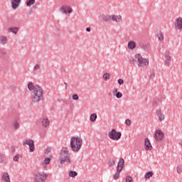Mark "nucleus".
<instances>
[{
  "mask_svg": "<svg viewBox=\"0 0 182 182\" xmlns=\"http://www.w3.org/2000/svg\"><path fill=\"white\" fill-rule=\"evenodd\" d=\"M28 89L30 92H32L33 94L31 96V103L36 104L39 103L42 99H43V90L39 85H35L33 82H29L28 84Z\"/></svg>",
  "mask_w": 182,
  "mask_h": 182,
  "instance_id": "obj_1",
  "label": "nucleus"
},
{
  "mask_svg": "<svg viewBox=\"0 0 182 182\" xmlns=\"http://www.w3.org/2000/svg\"><path fill=\"white\" fill-rule=\"evenodd\" d=\"M59 161L60 164H68V166L72 164V159H70V153L68 148L63 147L60 151Z\"/></svg>",
  "mask_w": 182,
  "mask_h": 182,
  "instance_id": "obj_2",
  "label": "nucleus"
},
{
  "mask_svg": "<svg viewBox=\"0 0 182 182\" xmlns=\"http://www.w3.org/2000/svg\"><path fill=\"white\" fill-rule=\"evenodd\" d=\"M83 140L79 136H72L70 139V148L75 153H78L82 149Z\"/></svg>",
  "mask_w": 182,
  "mask_h": 182,
  "instance_id": "obj_3",
  "label": "nucleus"
},
{
  "mask_svg": "<svg viewBox=\"0 0 182 182\" xmlns=\"http://www.w3.org/2000/svg\"><path fill=\"white\" fill-rule=\"evenodd\" d=\"M134 60L137 62L138 67L141 69H146L147 66H149V58H143L140 53L134 55Z\"/></svg>",
  "mask_w": 182,
  "mask_h": 182,
  "instance_id": "obj_4",
  "label": "nucleus"
},
{
  "mask_svg": "<svg viewBox=\"0 0 182 182\" xmlns=\"http://www.w3.org/2000/svg\"><path fill=\"white\" fill-rule=\"evenodd\" d=\"M108 137H109L111 140H120V139H122V132H116V129H112L111 132L108 133Z\"/></svg>",
  "mask_w": 182,
  "mask_h": 182,
  "instance_id": "obj_5",
  "label": "nucleus"
},
{
  "mask_svg": "<svg viewBox=\"0 0 182 182\" xmlns=\"http://www.w3.org/2000/svg\"><path fill=\"white\" fill-rule=\"evenodd\" d=\"M29 146L30 151H35V141L33 139H28L24 141L23 146Z\"/></svg>",
  "mask_w": 182,
  "mask_h": 182,
  "instance_id": "obj_6",
  "label": "nucleus"
},
{
  "mask_svg": "<svg viewBox=\"0 0 182 182\" xmlns=\"http://www.w3.org/2000/svg\"><path fill=\"white\" fill-rule=\"evenodd\" d=\"M46 178H48V174L43 173H38L36 174L34 180H37L38 181H45Z\"/></svg>",
  "mask_w": 182,
  "mask_h": 182,
  "instance_id": "obj_7",
  "label": "nucleus"
},
{
  "mask_svg": "<svg viewBox=\"0 0 182 182\" xmlns=\"http://www.w3.org/2000/svg\"><path fill=\"white\" fill-rule=\"evenodd\" d=\"M165 66H170V63H171V55H170V50H166L165 53Z\"/></svg>",
  "mask_w": 182,
  "mask_h": 182,
  "instance_id": "obj_8",
  "label": "nucleus"
},
{
  "mask_svg": "<svg viewBox=\"0 0 182 182\" xmlns=\"http://www.w3.org/2000/svg\"><path fill=\"white\" fill-rule=\"evenodd\" d=\"M164 137V133L160 130H157L155 133L154 138L156 141H161Z\"/></svg>",
  "mask_w": 182,
  "mask_h": 182,
  "instance_id": "obj_9",
  "label": "nucleus"
},
{
  "mask_svg": "<svg viewBox=\"0 0 182 182\" xmlns=\"http://www.w3.org/2000/svg\"><path fill=\"white\" fill-rule=\"evenodd\" d=\"M60 11L62 13V14H72V9L70 6H66V5H63L61 6V8L60 9Z\"/></svg>",
  "mask_w": 182,
  "mask_h": 182,
  "instance_id": "obj_10",
  "label": "nucleus"
},
{
  "mask_svg": "<svg viewBox=\"0 0 182 182\" xmlns=\"http://www.w3.org/2000/svg\"><path fill=\"white\" fill-rule=\"evenodd\" d=\"M175 27L178 31H182V18L181 17H179L176 19Z\"/></svg>",
  "mask_w": 182,
  "mask_h": 182,
  "instance_id": "obj_11",
  "label": "nucleus"
},
{
  "mask_svg": "<svg viewBox=\"0 0 182 182\" xmlns=\"http://www.w3.org/2000/svg\"><path fill=\"white\" fill-rule=\"evenodd\" d=\"M123 168H124V159L121 158L117 164V170L122 171Z\"/></svg>",
  "mask_w": 182,
  "mask_h": 182,
  "instance_id": "obj_12",
  "label": "nucleus"
},
{
  "mask_svg": "<svg viewBox=\"0 0 182 182\" xmlns=\"http://www.w3.org/2000/svg\"><path fill=\"white\" fill-rule=\"evenodd\" d=\"M139 48L145 50V52H149V50L151 49V46H150V44L149 43L144 44V43H139Z\"/></svg>",
  "mask_w": 182,
  "mask_h": 182,
  "instance_id": "obj_13",
  "label": "nucleus"
},
{
  "mask_svg": "<svg viewBox=\"0 0 182 182\" xmlns=\"http://www.w3.org/2000/svg\"><path fill=\"white\" fill-rule=\"evenodd\" d=\"M144 146L146 150H151L153 149V146H151V144L150 143V140L148 138H146L144 139Z\"/></svg>",
  "mask_w": 182,
  "mask_h": 182,
  "instance_id": "obj_14",
  "label": "nucleus"
},
{
  "mask_svg": "<svg viewBox=\"0 0 182 182\" xmlns=\"http://www.w3.org/2000/svg\"><path fill=\"white\" fill-rule=\"evenodd\" d=\"M156 114L159 119V122H163V120H164V119H166L164 114H163V112H161V109H157Z\"/></svg>",
  "mask_w": 182,
  "mask_h": 182,
  "instance_id": "obj_15",
  "label": "nucleus"
},
{
  "mask_svg": "<svg viewBox=\"0 0 182 182\" xmlns=\"http://www.w3.org/2000/svg\"><path fill=\"white\" fill-rule=\"evenodd\" d=\"M20 4L21 0H11V8H13V9H16Z\"/></svg>",
  "mask_w": 182,
  "mask_h": 182,
  "instance_id": "obj_16",
  "label": "nucleus"
},
{
  "mask_svg": "<svg viewBox=\"0 0 182 182\" xmlns=\"http://www.w3.org/2000/svg\"><path fill=\"white\" fill-rule=\"evenodd\" d=\"M2 181L9 182L11 181V178H9V173H4L1 176Z\"/></svg>",
  "mask_w": 182,
  "mask_h": 182,
  "instance_id": "obj_17",
  "label": "nucleus"
},
{
  "mask_svg": "<svg viewBox=\"0 0 182 182\" xmlns=\"http://www.w3.org/2000/svg\"><path fill=\"white\" fill-rule=\"evenodd\" d=\"M111 19L114 22H122V16L112 15L111 16Z\"/></svg>",
  "mask_w": 182,
  "mask_h": 182,
  "instance_id": "obj_18",
  "label": "nucleus"
},
{
  "mask_svg": "<svg viewBox=\"0 0 182 182\" xmlns=\"http://www.w3.org/2000/svg\"><path fill=\"white\" fill-rule=\"evenodd\" d=\"M0 43L1 45H6V43H8V38L6 36H1Z\"/></svg>",
  "mask_w": 182,
  "mask_h": 182,
  "instance_id": "obj_19",
  "label": "nucleus"
},
{
  "mask_svg": "<svg viewBox=\"0 0 182 182\" xmlns=\"http://www.w3.org/2000/svg\"><path fill=\"white\" fill-rule=\"evenodd\" d=\"M43 127H48L50 124L49 119L48 118H43L41 122Z\"/></svg>",
  "mask_w": 182,
  "mask_h": 182,
  "instance_id": "obj_20",
  "label": "nucleus"
},
{
  "mask_svg": "<svg viewBox=\"0 0 182 182\" xmlns=\"http://www.w3.org/2000/svg\"><path fill=\"white\" fill-rule=\"evenodd\" d=\"M8 32H12L13 33H14L15 35H16L18 33V32H19V28L18 27H11L9 28L8 29Z\"/></svg>",
  "mask_w": 182,
  "mask_h": 182,
  "instance_id": "obj_21",
  "label": "nucleus"
},
{
  "mask_svg": "<svg viewBox=\"0 0 182 182\" xmlns=\"http://www.w3.org/2000/svg\"><path fill=\"white\" fill-rule=\"evenodd\" d=\"M112 19V16H106V15H102L101 16V20L103 21V22H109Z\"/></svg>",
  "mask_w": 182,
  "mask_h": 182,
  "instance_id": "obj_22",
  "label": "nucleus"
},
{
  "mask_svg": "<svg viewBox=\"0 0 182 182\" xmlns=\"http://www.w3.org/2000/svg\"><path fill=\"white\" fill-rule=\"evenodd\" d=\"M136 48V42L131 41L128 43V48L129 49H134Z\"/></svg>",
  "mask_w": 182,
  "mask_h": 182,
  "instance_id": "obj_23",
  "label": "nucleus"
},
{
  "mask_svg": "<svg viewBox=\"0 0 182 182\" xmlns=\"http://www.w3.org/2000/svg\"><path fill=\"white\" fill-rule=\"evenodd\" d=\"M96 119H97V114L96 113H93L90 115V122H92V123H95V122H96Z\"/></svg>",
  "mask_w": 182,
  "mask_h": 182,
  "instance_id": "obj_24",
  "label": "nucleus"
},
{
  "mask_svg": "<svg viewBox=\"0 0 182 182\" xmlns=\"http://www.w3.org/2000/svg\"><path fill=\"white\" fill-rule=\"evenodd\" d=\"M68 176L70 177L75 178L77 176V172H76L75 171H70L69 173H68Z\"/></svg>",
  "mask_w": 182,
  "mask_h": 182,
  "instance_id": "obj_25",
  "label": "nucleus"
},
{
  "mask_svg": "<svg viewBox=\"0 0 182 182\" xmlns=\"http://www.w3.org/2000/svg\"><path fill=\"white\" fill-rule=\"evenodd\" d=\"M120 173H122V171L117 170V172L114 175V180H118L119 177H120Z\"/></svg>",
  "mask_w": 182,
  "mask_h": 182,
  "instance_id": "obj_26",
  "label": "nucleus"
},
{
  "mask_svg": "<svg viewBox=\"0 0 182 182\" xmlns=\"http://www.w3.org/2000/svg\"><path fill=\"white\" fill-rule=\"evenodd\" d=\"M50 160H52V155H50L49 157L45 158L44 164H50Z\"/></svg>",
  "mask_w": 182,
  "mask_h": 182,
  "instance_id": "obj_27",
  "label": "nucleus"
},
{
  "mask_svg": "<svg viewBox=\"0 0 182 182\" xmlns=\"http://www.w3.org/2000/svg\"><path fill=\"white\" fill-rule=\"evenodd\" d=\"M116 164V160L111 159L108 161V166L109 167H113Z\"/></svg>",
  "mask_w": 182,
  "mask_h": 182,
  "instance_id": "obj_28",
  "label": "nucleus"
},
{
  "mask_svg": "<svg viewBox=\"0 0 182 182\" xmlns=\"http://www.w3.org/2000/svg\"><path fill=\"white\" fill-rule=\"evenodd\" d=\"M19 122L18 120H16L13 124V127L15 130H17V129H19Z\"/></svg>",
  "mask_w": 182,
  "mask_h": 182,
  "instance_id": "obj_29",
  "label": "nucleus"
},
{
  "mask_svg": "<svg viewBox=\"0 0 182 182\" xmlns=\"http://www.w3.org/2000/svg\"><path fill=\"white\" fill-rule=\"evenodd\" d=\"M150 177H153V172L151 171H149L145 174L146 180H148V178H150Z\"/></svg>",
  "mask_w": 182,
  "mask_h": 182,
  "instance_id": "obj_30",
  "label": "nucleus"
},
{
  "mask_svg": "<svg viewBox=\"0 0 182 182\" xmlns=\"http://www.w3.org/2000/svg\"><path fill=\"white\" fill-rule=\"evenodd\" d=\"M35 4V0H27L26 6H32Z\"/></svg>",
  "mask_w": 182,
  "mask_h": 182,
  "instance_id": "obj_31",
  "label": "nucleus"
},
{
  "mask_svg": "<svg viewBox=\"0 0 182 182\" xmlns=\"http://www.w3.org/2000/svg\"><path fill=\"white\" fill-rule=\"evenodd\" d=\"M110 73H106L103 75V79H105V80H109V79H110Z\"/></svg>",
  "mask_w": 182,
  "mask_h": 182,
  "instance_id": "obj_32",
  "label": "nucleus"
},
{
  "mask_svg": "<svg viewBox=\"0 0 182 182\" xmlns=\"http://www.w3.org/2000/svg\"><path fill=\"white\" fill-rule=\"evenodd\" d=\"M158 38L159 41H163L164 39V35H163V33L161 31L158 33Z\"/></svg>",
  "mask_w": 182,
  "mask_h": 182,
  "instance_id": "obj_33",
  "label": "nucleus"
},
{
  "mask_svg": "<svg viewBox=\"0 0 182 182\" xmlns=\"http://www.w3.org/2000/svg\"><path fill=\"white\" fill-rule=\"evenodd\" d=\"M161 103V100L160 99H156L153 101V105L154 106H157V105H160Z\"/></svg>",
  "mask_w": 182,
  "mask_h": 182,
  "instance_id": "obj_34",
  "label": "nucleus"
},
{
  "mask_svg": "<svg viewBox=\"0 0 182 182\" xmlns=\"http://www.w3.org/2000/svg\"><path fill=\"white\" fill-rule=\"evenodd\" d=\"M117 99H120L121 97H123V94L120 92H117L115 95Z\"/></svg>",
  "mask_w": 182,
  "mask_h": 182,
  "instance_id": "obj_35",
  "label": "nucleus"
},
{
  "mask_svg": "<svg viewBox=\"0 0 182 182\" xmlns=\"http://www.w3.org/2000/svg\"><path fill=\"white\" fill-rule=\"evenodd\" d=\"M132 181H133V178H132V176L126 177V182H132Z\"/></svg>",
  "mask_w": 182,
  "mask_h": 182,
  "instance_id": "obj_36",
  "label": "nucleus"
},
{
  "mask_svg": "<svg viewBox=\"0 0 182 182\" xmlns=\"http://www.w3.org/2000/svg\"><path fill=\"white\" fill-rule=\"evenodd\" d=\"M0 55L1 56H5V55H6V51H5V50L0 49Z\"/></svg>",
  "mask_w": 182,
  "mask_h": 182,
  "instance_id": "obj_37",
  "label": "nucleus"
},
{
  "mask_svg": "<svg viewBox=\"0 0 182 182\" xmlns=\"http://www.w3.org/2000/svg\"><path fill=\"white\" fill-rule=\"evenodd\" d=\"M73 100H79V95H77V94H74L73 95Z\"/></svg>",
  "mask_w": 182,
  "mask_h": 182,
  "instance_id": "obj_38",
  "label": "nucleus"
},
{
  "mask_svg": "<svg viewBox=\"0 0 182 182\" xmlns=\"http://www.w3.org/2000/svg\"><path fill=\"white\" fill-rule=\"evenodd\" d=\"M176 171H177L178 174H181V173H182V168H181V166H178V167L176 168Z\"/></svg>",
  "mask_w": 182,
  "mask_h": 182,
  "instance_id": "obj_39",
  "label": "nucleus"
},
{
  "mask_svg": "<svg viewBox=\"0 0 182 182\" xmlns=\"http://www.w3.org/2000/svg\"><path fill=\"white\" fill-rule=\"evenodd\" d=\"M39 69H41V65H39V64H36L33 68V70H38Z\"/></svg>",
  "mask_w": 182,
  "mask_h": 182,
  "instance_id": "obj_40",
  "label": "nucleus"
},
{
  "mask_svg": "<svg viewBox=\"0 0 182 182\" xmlns=\"http://www.w3.org/2000/svg\"><path fill=\"white\" fill-rule=\"evenodd\" d=\"M125 124H127V126H130L132 124V121H130V119H126Z\"/></svg>",
  "mask_w": 182,
  "mask_h": 182,
  "instance_id": "obj_41",
  "label": "nucleus"
},
{
  "mask_svg": "<svg viewBox=\"0 0 182 182\" xmlns=\"http://www.w3.org/2000/svg\"><path fill=\"white\" fill-rule=\"evenodd\" d=\"M124 83V80H123V79H122V78H119V80H118V84L119 85H123Z\"/></svg>",
  "mask_w": 182,
  "mask_h": 182,
  "instance_id": "obj_42",
  "label": "nucleus"
},
{
  "mask_svg": "<svg viewBox=\"0 0 182 182\" xmlns=\"http://www.w3.org/2000/svg\"><path fill=\"white\" fill-rule=\"evenodd\" d=\"M14 161H19V154H17L14 158Z\"/></svg>",
  "mask_w": 182,
  "mask_h": 182,
  "instance_id": "obj_43",
  "label": "nucleus"
},
{
  "mask_svg": "<svg viewBox=\"0 0 182 182\" xmlns=\"http://www.w3.org/2000/svg\"><path fill=\"white\" fill-rule=\"evenodd\" d=\"M118 92H119V90L117 89V87H114L113 90V94L117 95Z\"/></svg>",
  "mask_w": 182,
  "mask_h": 182,
  "instance_id": "obj_44",
  "label": "nucleus"
},
{
  "mask_svg": "<svg viewBox=\"0 0 182 182\" xmlns=\"http://www.w3.org/2000/svg\"><path fill=\"white\" fill-rule=\"evenodd\" d=\"M46 154L50 153V149H47L45 151Z\"/></svg>",
  "mask_w": 182,
  "mask_h": 182,
  "instance_id": "obj_45",
  "label": "nucleus"
},
{
  "mask_svg": "<svg viewBox=\"0 0 182 182\" xmlns=\"http://www.w3.org/2000/svg\"><path fill=\"white\" fill-rule=\"evenodd\" d=\"M11 151V153H15V147L12 146Z\"/></svg>",
  "mask_w": 182,
  "mask_h": 182,
  "instance_id": "obj_46",
  "label": "nucleus"
},
{
  "mask_svg": "<svg viewBox=\"0 0 182 182\" xmlns=\"http://www.w3.org/2000/svg\"><path fill=\"white\" fill-rule=\"evenodd\" d=\"M86 31H87V32H90V27H87V28H86Z\"/></svg>",
  "mask_w": 182,
  "mask_h": 182,
  "instance_id": "obj_47",
  "label": "nucleus"
},
{
  "mask_svg": "<svg viewBox=\"0 0 182 182\" xmlns=\"http://www.w3.org/2000/svg\"><path fill=\"white\" fill-rule=\"evenodd\" d=\"M64 85L65 86V89H67L68 88V83L67 82H64Z\"/></svg>",
  "mask_w": 182,
  "mask_h": 182,
  "instance_id": "obj_48",
  "label": "nucleus"
},
{
  "mask_svg": "<svg viewBox=\"0 0 182 182\" xmlns=\"http://www.w3.org/2000/svg\"><path fill=\"white\" fill-rule=\"evenodd\" d=\"M34 182H40L39 181H38V180H35V181Z\"/></svg>",
  "mask_w": 182,
  "mask_h": 182,
  "instance_id": "obj_49",
  "label": "nucleus"
}]
</instances>
